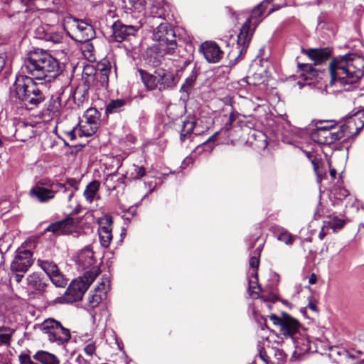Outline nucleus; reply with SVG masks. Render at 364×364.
I'll return each instance as SVG.
<instances>
[{
	"label": "nucleus",
	"instance_id": "15",
	"mask_svg": "<svg viewBox=\"0 0 364 364\" xmlns=\"http://www.w3.org/2000/svg\"><path fill=\"white\" fill-rule=\"evenodd\" d=\"M26 288L29 294L41 296L50 291L53 287L47 283V280L41 274L33 272L26 277Z\"/></svg>",
	"mask_w": 364,
	"mask_h": 364
},
{
	"label": "nucleus",
	"instance_id": "2",
	"mask_svg": "<svg viewBox=\"0 0 364 364\" xmlns=\"http://www.w3.org/2000/svg\"><path fill=\"white\" fill-rule=\"evenodd\" d=\"M169 4L165 0H153L147 22L153 28V40L159 42V49L172 54L177 47L176 37L172 26L166 21Z\"/></svg>",
	"mask_w": 364,
	"mask_h": 364
},
{
	"label": "nucleus",
	"instance_id": "3",
	"mask_svg": "<svg viewBox=\"0 0 364 364\" xmlns=\"http://www.w3.org/2000/svg\"><path fill=\"white\" fill-rule=\"evenodd\" d=\"M22 69L34 79L46 82H50L60 73L58 60L42 49L29 52Z\"/></svg>",
	"mask_w": 364,
	"mask_h": 364
},
{
	"label": "nucleus",
	"instance_id": "20",
	"mask_svg": "<svg viewBox=\"0 0 364 364\" xmlns=\"http://www.w3.org/2000/svg\"><path fill=\"white\" fill-rule=\"evenodd\" d=\"M251 19L248 18L240 28L237 35V46L239 50L240 55H242L247 50L249 43L251 41L253 30L250 27Z\"/></svg>",
	"mask_w": 364,
	"mask_h": 364
},
{
	"label": "nucleus",
	"instance_id": "38",
	"mask_svg": "<svg viewBox=\"0 0 364 364\" xmlns=\"http://www.w3.org/2000/svg\"><path fill=\"white\" fill-rule=\"evenodd\" d=\"M83 351L90 360H92L94 358L97 357L96 354V345L95 341H89L87 343L85 344L83 348Z\"/></svg>",
	"mask_w": 364,
	"mask_h": 364
},
{
	"label": "nucleus",
	"instance_id": "59",
	"mask_svg": "<svg viewBox=\"0 0 364 364\" xmlns=\"http://www.w3.org/2000/svg\"><path fill=\"white\" fill-rule=\"evenodd\" d=\"M330 175L333 178H336V171L335 168H331L330 170Z\"/></svg>",
	"mask_w": 364,
	"mask_h": 364
},
{
	"label": "nucleus",
	"instance_id": "16",
	"mask_svg": "<svg viewBox=\"0 0 364 364\" xmlns=\"http://www.w3.org/2000/svg\"><path fill=\"white\" fill-rule=\"evenodd\" d=\"M99 225L97 232L100 242L104 248H107L112 240V224L113 218L109 215H104L100 217L97 220Z\"/></svg>",
	"mask_w": 364,
	"mask_h": 364
},
{
	"label": "nucleus",
	"instance_id": "32",
	"mask_svg": "<svg viewBox=\"0 0 364 364\" xmlns=\"http://www.w3.org/2000/svg\"><path fill=\"white\" fill-rule=\"evenodd\" d=\"M38 264L49 278L60 271L57 264L53 262L39 259L38 260Z\"/></svg>",
	"mask_w": 364,
	"mask_h": 364
},
{
	"label": "nucleus",
	"instance_id": "63",
	"mask_svg": "<svg viewBox=\"0 0 364 364\" xmlns=\"http://www.w3.org/2000/svg\"><path fill=\"white\" fill-rule=\"evenodd\" d=\"M259 240V237H257L255 240V242H257Z\"/></svg>",
	"mask_w": 364,
	"mask_h": 364
},
{
	"label": "nucleus",
	"instance_id": "24",
	"mask_svg": "<svg viewBox=\"0 0 364 364\" xmlns=\"http://www.w3.org/2000/svg\"><path fill=\"white\" fill-rule=\"evenodd\" d=\"M302 53L306 54L315 65H318L328 60L331 54V50L329 48H310L303 49Z\"/></svg>",
	"mask_w": 364,
	"mask_h": 364
},
{
	"label": "nucleus",
	"instance_id": "25",
	"mask_svg": "<svg viewBox=\"0 0 364 364\" xmlns=\"http://www.w3.org/2000/svg\"><path fill=\"white\" fill-rule=\"evenodd\" d=\"M76 262L79 267L83 269L93 266L95 263L93 251L90 247H85L78 254Z\"/></svg>",
	"mask_w": 364,
	"mask_h": 364
},
{
	"label": "nucleus",
	"instance_id": "51",
	"mask_svg": "<svg viewBox=\"0 0 364 364\" xmlns=\"http://www.w3.org/2000/svg\"><path fill=\"white\" fill-rule=\"evenodd\" d=\"M149 63L154 66V67H157L160 64V59H159V56L155 55L154 56H152L151 55L150 56V60H149Z\"/></svg>",
	"mask_w": 364,
	"mask_h": 364
},
{
	"label": "nucleus",
	"instance_id": "53",
	"mask_svg": "<svg viewBox=\"0 0 364 364\" xmlns=\"http://www.w3.org/2000/svg\"><path fill=\"white\" fill-rule=\"evenodd\" d=\"M308 307L314 312H317L318 309L316 307V304L313 301H309L308 304Z\"/></svg>",
	"mask_w": 364,
	"mask_h": 364
},
{
	"label": "nucleus",
	"instance_id": "33",
	"mask_svg": "<svg viewBox=\"0 0 364 364\" xmlns=\"http://www.w3.org/2000/svg\"><path fill=\"white\" fill-rule=\"evenodd\" d=\"M36 186H41L49 189H54L57 191H61L64 193H65V191L68 190V188L64 183H55L54 181L48 178L41 179Z\"/></svg>",
	"mask_w": 364,
	"mask_h": 364
},
{
	"label": "nucleus",
	"instance_id": "47",
	"mask_svg": "<svg viewBox=\"0 0 364 364\" xmlns=\"http://www.w3.org/2000/svg\"><path fill=\"white\" fill-rule=\"evenodd\" d=\"M109 280L106 278L95 288V291L102 293L105 291V296L107 295V291L109 289Z\"/></svg>",
	"mask_w": 364,
	"mask_h": 364
},
{
	"label": "nucleus",
	"instance_id": "35",
	"mask_svg": "<svg viewBox=\"0 0 364 364\" xmlns=\"http://www.w3.org/2000/svg\"><path fill=\"white\" fill-rule=\"evenodd\" d=\"M277 240L285 243L286 245H291L293 242L291 235L284 228H278L274 232Z\"/></svg>",
	"mask_w": 364,
	"mask_h": 364
},
{
	"label": "nucleus",
	"instance_id": "7",
	"mask_svg": "<svg viewBox=\"0 0 364 364\" xmlns=\"http://www.w3.org/2000/svg\"><path fill=\"white\" fill-rule=\"evenodd\" d=\"M269 318L273 325L279 328L280 334L285 338V342L299 335L301 326L297 319L289 314L282 312L280 316L272 314Z\"/></svg>",
	"mask_w": 364,
	"mask_h": 364
},
{
	"label": "nucleus",
	"instance_id": "54",
	"mask_svg": "<svg viewBox=\"0 0 364 364\" xmlns=\"http://www.w3.org/2000/svg\"><path fill=\"white\" fill-rule=\"evenodd\" d=\"M316 281H317V276L314 273H312L309 278V284H316Z\"/></svg>",
	"mask_w": 364,
	"mask_h": 364
},
{
	"label": "nucleus",
	"instance_id": "27",
	"mask_svg": "<svg viewBox=\"0 0 364 364\" xmlns=\"http://www.w3.org/2000/svg\"><path fill=\"white\" fill-rule=\"evenodd\" d=\"M33 358L41 364H60L59 359L54 354L45 350L37 351Z\"/></svg>",
	"mask_w": 364,
	"mask_h": 364
},
{
	"label": "nucleus",
	"instance_id": "37",
	"mask_svg": "<svg viewBox=\"0 0 364 364\" xmlns=\"http://www.w3.org/2000/svg\"><path fill=\"white\" fill-rule=\"evenodd\" d=\"M98 127L99 126L97 125V124H88L85 122L80 127V136H91L97 132Z\"/></svg>",
	"mask_w": 364,
	"mask_h": 364
},
{
	"label": "nucleus",
	"instance_id": "10",
	"mask_svg": "<svg viewBox=\"0 0 364 364\" xmlns=\"http://www.w3.org/2000/svg\"><path fill=\"white\" fill-rule=\"evenodd\" d=\"M364 127V109L346 115L337 129L340 140L356 136Z\"/></svg>",
	"mask_w": 364,
	"mask_h": 364
},
{
	"label": "nucleus",
	"instance_id": "6",
	"mask_svg": "<svg viewBox=\"0 0 364 364\" xmlns=\"http://www.w3.org/2000/svg\"><path fill=\"white\" fill-rule=\"evenodd\" d=\"M100 273L99 268L93 267L82 277L73 280L63 296L55 299V303H73L80 301L83 295Z\"/></svg>",
	"mask_w": 364,
	"mask_h": 364
},
{
	"label": "nucleus",
	"instance_id": "30",
	"mask_svg": "<svg viewBox=\"0 0 364 364\" xmlns=\"http://www.w3.org/2000/svg\"><path fill=\"white\" fill-rule=\"evenodd\" d=\"M196 126V121L193 118L189 117L183 121V125L181 130L180 139L181 141H184L192 134Z\"/></svg>",
	"mask_w": 364,
	"mask_h": 364
},
{
	"label": "nucleus",
	"instance_id": "41",
	"mask_svg": "<svg viewBox=\"0 0 364 364\" xmlns=\"http://www.w3.org/2000/svg\"><path fill=\"white\" fill-rule=\"evenodd\" d=\"M13 331L4 327H0V346L9 345Z\"/></svg>",
	"mask_w": 364,
	"mask_h": 364
},
{
	"label": "nucleus",
	"instance_id": "62",
	"mask_svg": "<svg viewBox=\"0 0 364 364\" xmlns=\"http://www.w3.org/2000/svg\"><path fill=\"white\" fill-rule=\"evenodd\" d=\"M282 135H283L284 136H289V134H287V133H286V132H282Z\"/></svg>",
	"mask_w": 364,
	"mask_h": 364
},
{
	"label": "nucleus",
	"instance_id": "1",
	"mask_svg": "<svg viewBox=\"0 0 364 364\" xmlns=\"http://www.w3.org/2000/svg\"><path fill=\"white\" fill-rule=\"evenodd\" d=\"M299 68L303 73L296 85L300 89L308 86L321 94L336 93L341 91H350L363 75V62L355 54H347L333 60L330 64L331 80L328 85L322 81L323 73L313 68L310 64H299Z\"/></svg>",
	"mask_w": 364,
	"mask_h": 364
},
{
	"label": "nucleus",
	"instance_id": "57",
	"mask_svg": "<svg viewBox=\"0 0 364 364\" xmlns=\"http://www.w3.org/2000/svg\"><path fill=\"white\" fill-rule=\"evenodd\" d=\"M5 60L3 55H0V72L2 70L4 67Z\"/></svg>",
	"mask_w": 364,
	"mask_h": 364
},
{
	"label": "nucleus",
	"instance_id": "5",
	"mask_svg": "<svg viewBox=\"0 0 364 364\" xmlns=\"http://www.w3.org/2000/svg\"><path fill=\"white\" fill-rule=\"evenodd\" d=\"M263 245V242L259 244L254 253L251 254L250 256L249 262L250 269L248 272V292L252 299L259 298V294L262 292L261 299L263 301L265 307L271 309L272 304L278 300V296L273 293L268 295L265 294L258 284L257 268L259 264V256Z\"/></svg>",
	"mask_w": 364,
	"mask_h": 364
},
{
	"label": "nucleus",
	"instance_id": "64",
	"mask_svg": "<svg viewBox=\"0 0 364 364\" xmlns=\"http://www.w3.org/2000/svg\"><path fill=\"white\" fill-rule=\"evenodd\" d=\"M360 226L364 227V223H360Z\"/></svg>",
	"mask_w": 364,
	"mask_h": 364
},
{
	"label": "nucleus",
	"instance_id": "39",
	"mask_svg": "<svg viewBox=\"0 0 364 364\" xmlns=\"http://www.w3.org/2000/svg\"><path fill=\"white\" fill-rule=\"evenodd\" d=\"M249 311L251 312L254 319L258 323V324H259L262 330H264L265 328L267 329L269 328L267 326V318L260 314L257 313L254 306L250 305L249 306Z\"/></svg>",
	"mask_w": 364,
	"mask_h": 364
},
{
	"label": "nucleus",
	"instance_id": "4",
	"mask_svg": "<svg viewBox=\"0 0 364 364\" xmlns=\"http://www.w3.org/2000/svg\"><path fill=\"white\" fill-rule=\"evenodd\" d=\"M32 76L19 74L10 87L9 98L12 102H20L28 109H32L43 102L45 97Z\"/></svg>",
	"mask_w": 364,
	"mask_h": 364
},
{
	"label": "nucleus",
	"instance_id": "31",
	"mask_svg": "<svg viewBox=\"0 0 364 364\" xmlns=\"http://www.w3.org/2000/svg\"><path fill=\"white\" fill-rule=\"evenodd\" d=\"M127 104V101L123 99H117L111 100L105 108L106 114L117 113L124 109V106Z\"/></svg>",
	"mask_w": 364,
	"mask_h": 364
},
{
	"label": "nucleus",
	"instance_id": "52",
	"mask_svg": "<svg viewBox=\"0 0 364 364\" xmlns=\"http://www.w3.org/2000/svg\"><path fill=\"white\" fill-rule=\"evenodd\" d=\"M259 358L264 361L265 363H267V355L266 352L262 348H259Z\"/></svg>",
	"mask_w": 364,
	"mask_h": 364
},
{
	"label": "nucleus",
	"instance_id": "42",
	"mask_svg": "<svg viewBox=\"0 0 364 364\" xmlns=\"http://www.w3.org/2000/svg\"><path fill=\"white\" fill-rule=\"evenodd\" d=\"M53 284L56 287H64L66 286L68 280L64 277L62 273L59 271L58 273L50 277Z\"/></svg>",
	"mask_w": 364,
	"mask_h": 364
},
{
	"label": "nucleus",
	"instance_id": "56",
	"mask_svg": "<svg viewBox=\"0 0 364 364\" xmlns=\"http://www.w3.org/2000/svg\"><path fill=\"white\" fill-rule=\"evenodd\" d=\"M60 36L58 35H55L54 36H50V38H47V40H50L54 43H58L60 41Z\"/></svg>",
	"mask_w": 364,
	"mask_h": 364
},
{
	"label": "nucleus",
	"instance_id": "48",
	"mask_svg": "<svg viewBox=\"0 0 364 364\" xmlns=\"http://www.w3.org/2000/svg\"><path fill=\"white\" fill-rule=\"evenodd\" d=\"M117 178L116 173H112L107 176L105 178V185L109 189L114 190L116 188V186L112 184V182Z\"/></svg>",
	"mask_w": 364,
	"mask_h": 364
},
{
	"label": "nucleus",
	"instance_id": "49",
	"mask_svg": "<svg viewBox=\"0 0 364 364\" xmlns=\"http://www.w3.org/2000/svg\"><path fill=\"white\" fill-rule=\"evenodd\" d=\"M351 208H355L356 212L360 210L364 212V204L357 200H355V201L351 204Z\"/></svg>",
	"mask_w": 364,
	"mask_h": 364
},
{
	"label": "nucleus",
	"instance_id": "55",
	"mask_svg": "<svg viewBox=\"0 0 364 364\" xmlns=\"http://www.w3.org/2000/svg\"><path fill=\"white\" fill-rule=\"evenodd\" d=\"M285 4H286L285 3L282 4L281 5L274 4L272 5V8H271V9H269V11H268V14H271L272 12H273V11H276V10H278L281 6H284Z\"/></svg>",
	"mask_w": 364,
	"mask_h": 364
},
{
	"label": "nucleus",
	"instance_id": "19",
	"mask_svg": "<svg viewBox=\"0 0 364 364\" xmlns=\"http://www.w3.org/2000/svg\"><path fill=\"white\" fill-rule=\"evenodd\" d=\"M73 26L75 27V40L79 42H87L95 36L93 27L82 20L73 18Z\"/></svg>",
	"mask_w": 364,
	"mask_h": 364
},
{
	"label": "nucleus",
	"instance_id": "23",
	"mask_svg": "<svg viewBox=\"0 0 364 364\" xmlns=\"http://www.w3.org/2000/svg\"><path fill=\"white\" fill-rule=\"evenodd\" d=\"M56 192L57 191L54 189L35 186L30 190L29 195L40 203H46L55 197Z\"/></svg>",
	"mask_w": 364,
	"mask_h": 364
},
{
	"label": "nucleus",
	"instance_id": "29",
	"mask_svg": "<svg viewBox=\"0 0 364 364\" xmlns=\"http://www.w3.org/2000/svg\"><path fill=\"white\" fill-rule=\"evenodd\" d=\"M100 183L98 181L94 180L89 183L83 193L86 201L92 203L100 189Z\"/></svg>",
	"mask_w": 364,
	"mask_h": 364
},
{
	"label": "nucleus",
	"instance_id": "60",
	"mask_svg": "<svg viewBox=\"0 0 364 364\" xmlns=\"http://www.w3.org/2000/svg\"><path fill=\"white\" fill-rule=\"evenodd\" d=\"M92 318H93V320L95 321L96 320V318H97V314L96 313L92 314Z\"/></svg>",
	"mask_w": 364,
	"mask_h": 364
},
{
	"label": "nucleus",
	"instance_id": "58",
	"mask_svg": "<svg viewBox=\"0 0 364 364\" xmlns=\"http://www.w3.org/2000/svg\"><path fill=\"white\" fill-rule=\"evenodd\" d=\"M325 236H326V232H324L323 228H322V230L318 233V238L320 240H323L325 237Z\"/></svg>",
	"mask_w": 364,
	"mask_h": 364
},
{
	"label": "nucleus",
	"instance_id": "28",
	"mask_svg": "<svg viewBox=\"0 0 364 364\" xmlns=\"http://www.w3.org/2000/svg\"><path fill=\"white\" fill-rule=\"evenodd\" d=\"M139 73L144 85L148 90H158L159 85L155 73L151 74L144 70H139Z\"/></svg>",
	"mask_w": 364,
	"mask_h": 364
},
{
	"label": "nucleus",
	"instance_id": "13",
	"mask_svg": "<svg viewBox=\"0 0 364 364\" xmlns=\"http://www.w3.org/2000/svg\"><path fill=\"white\" fill-rule=\"evenodd\" d=\"M339 134L335 127L318 126L310 134V139L319 144L329 145L339 141Z\"/></svg>",
	"mask_w": 364,
	"mask_h": 364
},
{
	"label": "nucleus",
	"instance_id": "9",
	"mask_svg": "<svg viewBox=\"0 0 364 364\" xmlns=\"http://www.w3.org/2000/svg\"><path fill=\"white\" fill-rule=\"evenodd\" d=\"M240 117L237 112H232L230 114L228 121L225 123L223 127L218 131L215 132L210 136L205 142L196 147V150L200 153L201 151L210 152L215 147V141L218 135H224L225 138H234L238 136L235 134L239 129L238 127L235 124V122Z\"/></svg>",
	"mask_w": 364,
	"mask_h": 364
},
{
	"label": "nucleus",
	"instance_id": "50",
	"mask_svg": "<svg viewBox=\"0 0 364 364\" xmlns=\"http://www.w3.org/2000/svg\"><path fill=\"white\" fill-rule=\"evenodd\" d=\"M193 157L191 156H187L181 163V168L182 169L186 168L187 166H188L189 164H193Z\"/></svg>",
	"mask_w": 364,
	"mask_h": 364
},
{
	"label": "nucleus",
	"instance_id": "44",
	"mask_svg": "<svg viewBox=\"0 0 364 364\" xmlns=\"http://www.w3.org/2000/svg\"><path fill=\"white\" fill-rule=\"evenodd\" d=\"M332 194L335 199L342 200L349 195V192L344 188L338 187L333 190Z\"/></svg>",
	"mask_w": 364,
	"mask_h": 364
},
{
	"label": "nucleus",
	"instance_id": "14",
	"mask_svg": "<svg viewBox=\"0 0 364 364\" xmlns=\"http://www.w3.org/2000/svg\"><path fill=\"white\" fill-rule=\"evenodd\" d=\"M109 72L110 65L105 64H102L100 68L95 71L92 68H87L85 74L88 77L85 79V82L90 84V86L96 87L97 89H106L108 86Z\"/></svg>",
	"mask_w": 364,
	"mask_h": 364
},
{
	"label": "nucleus",
	"instance_id": "34",
	"mask_svg": "<svg viewBox=\"0 0 364 364\" xmlns=\"http://www.w3.org/2000/svg\"><path fill=\"white\" fill-rule=\"evenodd\" d=\"M127 173L129 174V177L132 179L137 180L140 179L145 175L146 171L143 166H139L134 164Z\"/></svg>",
	"mask_w": 364,
	"mask_h": 364
},
{
	"label": "nucleus",
	"instance_id": "46",
	"mask_svg": "<svg viewBox=\"0 0 364 364\" xmlns=\"http://www.w3.org/2000/svg\"><path fill=\"white\" fill-rule=\"evenodd\" d=\"M331 228L336 231L342 228L345 224V220L337 217L332 218L328 222Z\"/></svg>",
	"mask_w": 364,
	"mask_h": 364
},
{
	"label": "nucleus",
	"instance_id": "22",
	"mask_svg": "<svg viewBox=\"0 0 364 364\" xmlns=\"http://www.w3.org/2000/svg\"><path fill=\"white\" fill-rule=\"evenodd\" d=\"M203 55L208 63H218L223 57V52L215 42H205L200 46Z\"/></svg>",
	"mask_w": 364,
	"mask_h": 364
},
{
	"label": "nucleus",
	"instance_id": "21",
	"mask_svg": "<svg viewBox=\"0 0 364 364\" xmlns=\"http://www.w3.org/2000/svg\"><path fill=\"white\" fill-rule=\"evenodd\" d=\"M75 228V221L72 218H66L62 220L51 223L46 229L47 232H52L57 235H69Z\"/></svg>",
	"mask_w": 364,
	"mask_h": 364
},
{
	"label": "nucleus",
	"instance_id": "26",
	"mask_svg": "<svg viewBox=\"0 0 364 364\" xmlns=\"http://www.w3.org/2000/svg\"><path fill=\"white\" fill-rule=\"evenodd\" d=\"M190 68V73L188 76L185 79L184 82L181 87L180 92H186L188 94L190 90L194 86L196 80L198 77L199 70L197 69L196 64L194 63L192 66V61L191 60V65L186 69Z\"/></svg>",
	"mask_w": 364,
	"mask_h": 364
},
{
	"label": "nucleus",
	"instance_id": "11",
	"mask_svg": "<svg viewBox=\"0 0 364 364\" xmlns=\"http://www.w3.org/2000/svg\"><path fill=\"white\" fill-rule=\"evenodd\" d=\"M190 65L191 60H186L183 65L177 68L176 74L162 68L156 69L154 73L156 74V77H157L158 90L160 92L173 90L181 77L180 73L184 71Z\"/></svg>",
	"mask_w": 364,
	"mask_h": 364
},
{
	"label": "nucleus",
	"instance_id": "36",
	"mask_svg": "<svg viewBox=\"0 0 364 364\" xmlns=\"http://www.w3.org/2000/svg\"><path fill=\"white\" fill-rule=\"evenodd\" d=\"M100 113L95 108L88 109L85 114L86 119L85 122L88 124H97L99 126Z\"/></svg>",
	"mask_w": 364,
	"mask_h": 364
},
{
	"label": "nucleus",
	"instance_id": "45",
	"mask_svg": "<svg viewBox=\"0 0 364 364\" xmlns=\"http://www.w3.org/2000/svg\"><path fill=\"white\" fill-rule=\"evenodd\" d=\"M273 0H264L262 2H261L253 11L251 16L252 18H257V16H259L262 14L266 5L269 4V2L272 1Z\"/></svg>",
	"mask_w": 364,
	"mask_h": 364
},
{
	"label": "nucleus",
	"instance_id": "12",
	"mask_svg": "<svg viewBox=\"0 0 364 364\" xmlns=\"http://www.w3.org/2000/svg\"><path fill=\"white\" fill-rule=\"evenodd\" d=\"M32 252L28 250L18 248L16 252L14 259L11 264V270L14 279L20 283L24 274L28 270L33 263Z\"/></svg>",
	"mask_w": 364,
	"mask_h": 364
},
{
	"label": "nucleus",
	"instance_id": "18",
	"mask_svg": "<svg viewBox=\"0 0 364 364\" xmlns=\"http://www.w3.org/2000/svg\"><path fill=\"white\" fill-rule=\"evenodd\" d=\"M287 342L292 343L294 348L290 358L291 361L300 360L304 355L311 350L309 338L302 336L300 333L296 338L289 339Z\"/></svg>",
	"mask_w": 364,
	"mask_h": 364
},
{
	"label": "nucleus",
	"instance_id": "61",
	"mask_svg": "<svg viewBox=\"0 0 364 364\" xmlns=\"http://www.w3.org/2000/svg\"><path fill=\"white\" fill-rule=\"evenodd\" d=\"M70 135L71 136L72 139H73L75 138L74 133L73 131L70 132Z\"/></svg>",
	"mask_w": 364,
	"mask_h": 364
},
{
	"label": "nucleus",
	"instance_id": "43",
	"mask_svg": "<svg viewBox=\"0 0 364 364\" xmlns=\"http://www.w3.org/2000/svg\"><path fill=\"white\" fill-rule=\"evenodd\" d=\"M65 185L68 188L65 192H70L68 198V200H70L73 197L74 192L78 190V181L74 178H69Z\"/></svg>",
	"mask_w": 364,
	"mask_h": 364
},
{
	"label": "nucleus",
	"instance_id": "8",
	"mask_svg": "<svg viewBox=\"0 0 364 364\" xmlns=\"http://www.w3.org/2000/svg\"><path fill=\"white\" fill-rule=\"evenodd\" d=\"M41 330L50 343L58 346L65 345L71 338L70 330L54 318L46 319L41 324Z\"/></svg>",
	"mask_w": 364,
	"mask_h": 364
},
{
	"label": "nucleus",
	"instance_id": "40",
	"mask_svg": "<svg viewBox=\"0 0 364 364\" xmlns=\"http://www.w3.org/2000/svg\"><path fill=\"white\" fill-rule=\"evenodd\" d=\"M106 298L105 296V291H102V293L96 291L89 296L88 302L90 307L94 308L97 306L103 299Z\"/></svg>",
	"mask_w": 364,
	"mask_h": 364
},
{
	"label": "nucleus",
	"instance_id": "17",
	"mask_svg": "<svg viewBox=\"0 0 364 364\" xmlns=\"http://www.w3.org/2000/svg\"><path fill=\"white\" fill-rule=\"evenodd\" d=\"M141 27L138 22L134 25H127L117 21L112 26V37L117 42H122L129 36H134Z\"/></svg>",
	"mask_w": 364,
	"mask_h": 364
}]
</instances>
